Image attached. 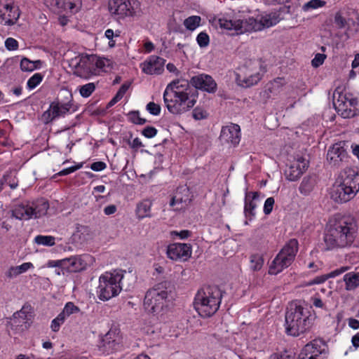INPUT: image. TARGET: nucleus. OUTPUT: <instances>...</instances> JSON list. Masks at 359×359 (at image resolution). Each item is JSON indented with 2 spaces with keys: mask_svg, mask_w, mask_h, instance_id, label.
<instances>
[{
  "mask_svg": "<svg viewBox=\"0 0 359 359\" xmlns=\"http://www.w3.org/2000/svg\"><path fill=\"white\" fill-rule=\"evenodd\" d=\"M264 258L262 255L253 254L250 257V268L253 271H260L264 265Z\"/></svg>",
  "mask_w": 359,
  "mask_h": 359,
  "instance_id": "obj_33",
  "label": "nucleus"
},
{
  "mask_svg": "<svg viewBox=\"0 0 359 359\" xmlns=\"http://www.w3.org/2000/svg\"><path fill=\"white\" fill-rule=\"evenodd\" d=\"M348 18L344 17L340 12H337L334 15V23L339 29L346 27Z\"/></svg>",
  "mask_w": 359,
  "mask_h": 359,
  "instance_id": "obj_41",
  "label": "nucleus"
},
{
  "mask_svg": "<svg viewBox=\"0 0 359 359\" xmlns=\"http://www.w3.org/2000/svg\"><path fill=\"white\" fill-rule=\"evenodd\" d=\"M64 309H65V312L68 313L69 315H72L76 313H78L80 309L78 306H75L72 302H67Z\"/></svg>",
  "mask_w": 359,
  "mask_h": 359,
  "instance_id": "obj_51",
  "label": "nucleus"
},
{
  "mask_svg": "<svg viewBox=\"0 0 359 359\" xmlns=\"http://www.w3.org/2000/svg\"><path fill=\"white\" fill-rule=\"evenodd\" d=\"M193 117L196 120H201L206 117V111L200 108H195L193 111Z\"/></svg>",
  "mask_w": 359,
  "mask_h": 359,
  "instance_id": "obj_52",
  "label": "nucleus"
},
{
  "mask_svg": "<svg viewBox=\"0 0 359 359\" xmlns=\"http://www.w3.org/2000/svg\"><path fill=\"white\" fill-rule=\"evenodd\" d=\"M43 80V76L40 73L34 74L30 77L27 83V88L29 90L35 88Z\"/></svg>",
  "mask_w": 359,
  "mask_h": 359,
  "instance_id": "obj_38",
  "label": "nucleus"
},
{
  "mask_svg": "<svg viewBox=\"0 0 359 359\" xmlns=\"http://www.w3.org/2000/svg\"><path fill=\"white\" fill-rule=\"evenodd\" d=\"M130 145L133 149H137L143 146L141 140L138 137L135 138L130 142Z\"/></svg>",
  "mask_w": 359,
  "mask_h": 359,
  "instance_id": "obj_63",
  "label": "nucleus"
},
{
  "mask_svg": "<svg viewBox=\"0 0 359 359\" xmlns=\"http://www.w3.org/2000/svg\"><path fill=\"white\" fill-rule=\"evenodd\" d=\"M120 32H116V33L111 29H108L104 32V36L109 39L111 40L114 36H119Z\"/></svg>",
  "mask_w": 359,
  "mask_h": 359,
  "instance_id": "obj_58",
  "label": "nucleus"
},
{
  "mask_svg": "<svg viewBox=\"0 0 359 359\" xmlns=\"http://www.w3.org/2000/svg\"><path fill=\"white\" fill-rule=\"evenodd\" d=\"M55 4L59 8L76 13L81 8V0H55Z\"/></svg>",
  "mask_w": 359,
  "mask_h": 359,
  "instance_id": "obj_27",
  "label": "nucleus"
},
{
  "mask_svg": "<svg viewBox=\"0 0 359 359\" xmlns=\"http://www.w3.org/2000/svg\"><path fill=\"white\" fill-rule=\"evenodd\" d=\"M261 70L262 64L259 61H250L242 69L241 72L237 74L236 81L243 87H250L261 80Z\"/></svg>",
  "mask_w": 359,
  "mask_h": 359,
  "instance_id": "obj_13",
  "label": "nucleus"
},
{
  "mask_svg": "<svg viewBox=\"0 0 359 359\" xmlns=\"http://www.w3.org/2000/svg\"><path fill=\"white\" fill-rule=\"evenodd\" d=\"M49 204L43 198L32 203H22L16 205L11 212V217L17 219L28 220L32 217L38 218L47 213Z\"/></svg>",
  "mask_w": 359,
  "mask_h": 359,
  "instance_id": "obj_11",
  "label": "nucleus"
},
{
  "mask_svg": "<svg viewBox=\"0 0 359 359\" xmlns=\"http://www.w3.org/2000/svg\"><path fill=\"white\" fill-rule=\"evenodd\" d=\"M358 101L351 93H343L335 90L333 104L337 113L344 118H350L358 114Z\"/></svg>",
  "mask_w": 359,
  "mask_h": 359,
  "instance_id": "obj_12",
  "label": "nucleus"
},
{
  "mask_svg": "<svg viewBox=\"0 0 359 359\" xmlns=\"http://www.w3.org/2000/svg\"><path fill=\"white\" fill-rule=\"evenodd\" d=\"M172 234L178 236L181 239H185L190 236L191 232L188 230H182V231H180V232L173 231L172 233Z\"/></svg>",
  "mask_w": 359,
  "mask_h": 359,
  "instance_id": "obj_59",
  "label": "nucleus"
},
{
  "mask_svg": "<svg viewBox=\"0 0 359 359\" xmlns=\"http://www.w3.org/2000/svg\"><path fill=\"white\" fill-rule=\"evenodd\" d=\"M190 83L195 88L184 79L173 81L166 86L163 92V102L170 113L182 114L190 110L196 103V89L214 93L217 88L215 81L207 74L193 76Z\"/></svg>",
  "mask_w": 359,
  "mask_h": 359,
  "instance_id": "obj_1",
  "label": "nucleus"
},
{
  "mask_svg": "<svg viewBox=\"0 0 359 359\" xmlns=\"http://www.w3.org/2000/svg\"><path fill=\"white\" fill-rule=\"evenodd\" d=\"M125 271L116 269L105 272L99 278L96 289L97 297L102 301H107L117 296L123 287Z\"/></svg>",
  "mask_w": 359,
  "mask_h": 359,
  "instance_id": "obj_9",
  "label": "nucleus"
},
{
  "mask_svg": "<svg viewBox=\"0 0 359 359\" xmlns=\"http://www.w3.org/2000/svg\"><path fill=\"white\" fill-rule=\"evenodd\" d=\"M269 359H294V356L292 353L285 351L271 355Z\"/></svg>",
  "mask_w": 359,
  "mask_h": 359,
  "instance_id": "obj_45",
  "label": "nucleus"
},
{
  "mask_svg": "<svg viewBox=\"0 0 359 359\" xmlns=\"http://www.w3.org/2000/svg\"><path fill=\"white\" fill-rule=\"evenodd\" d=\"M63 322H60L57 318H54L51 321L50 329L53 332H57L59 331L60 326L63 324Z\"/></svg>",
  "mask_w": 359,
  "mask_h": 359,
  "instance_id": "obj_56",
  "label": "nucleus"
},
{
  "mask_svg": "<svg viewBox=\"0 0 359 359\" xmlns=\"http://www.w3.org/2000/svg\"><path fill=\"white\" fill-rule=\"evenodd\" d=\"M201 18L198 15H191L184 20L183 25L189 31H194L201 25Z\"/></svg>",
  "mask_w": 359,
  "mask_h": 359,
  "instance_id": "obj_34",
  "label": "nucleus"
},
{
  "mask_svg": "<svg viewBox=\"0 0 359 359\" xmlns=\"http://www.w3.org/2000/svg\"><path fill=\"white\" fill-rule=\"evenodd\" d=\"M189 190L186 187H180L177 190L175 195L170 201V206L175 207L176 210L186 208L190 203Z\"/></svg>",
  "mask_w": 359,
  "mask_h": 359,
  "instance_id": "obj_23",
  "label": "nucleus"
},
{
  "mask_svg": "<svg viewBox=\"0 0 359 359\" xmlns=\"http://www.w3.org/2000/svg\"><path fill=\"white\" fill-rule=\"evenodd\" d=\"M222 297V292L217 286H205L196 293L194 308L203 317H210L218 310Z\"/></svg>",
  "mask_w": 359,
  "mask_h": 359,
  "instance_id": "obj_7",
  "label": "nucleus"
},
{
  "mask_svg": "<svg viewBox=\"0 0 359 359\" xmlns=\"http://www.w3.org/2000/svg\"><path fill=\"white\" fill-rule=\"evenodd\" d=\"M130 120L135 123L139 125H142L146 123V119L142 118L140 116L139 111H131L128 114Z\"/></svg>",
  "mask_w": 359,
  "mask_h": 359,
  "instance_id": "obj_43",
  "label": "nucleus"
},
{
  "mask_svg": "<svg viewBox=\"0 0 359 359\" xmlns=\"http://www.w3.org/2000/svg\"><path fill=\"white\" fill-rule=\"evenodd\" d=\"M344 143L340 142L331 147L327 154V160L332 166H339L348 158L346 150L344 147Z\"/></svg>",
  "mask_w": 359,
  "mask_h": 359,
  "instance_id": "obj_20",
  "label": "nucleus"
},
{
  "mask_svg": "<svg viewBox=\"0 0 359 359\" xmlns=\"http://www.w3.org/2000/svg\"><path fill=\"white\" fill-rule=\"evenodd\" d=\"M346 290H353L359 286V273L349 272L344 276Z\"/></svg>",
  "mask_w": 359,
  "mask_h": 359,
  "instance_id": "obj_31",
  "label": "nucleus"
},
{
  "mask_svg": "<svg viewBox=\"0 0 359 359\" xmlns=\"http://www.w3.org/2000/svg\"><path fill=\"white\" fill-rule=\"evenodd\" d=\"M166 253L170 259L187 260L191 255V248L187 243H173L168 247Z\"/></svg>",
  "mask_w": 359,
  "mask_h": 359,
  "instance_id": "obj_19",
  "label": "nucleus"
},
{
  "mask_svg": "<svg viewBox=\"0 0 359 359\" xmlns=\"http://www.w3.org/2000/svg\"><path fill=\"white\" fill-rule=\"evenodd\" d=\"M165 60L156 55H151L144 62L140 64V67L147 74H160L163 71Z\"/></svg>",
  "mask_w": 359,
  "mask_h": 359,
  "instance_id": "obj_21",
  "label": "nucleus"
},
{
  "mask_svg": "<svg viewBox=\"0 0 359 359\" xmlns=\"http://www.w3.org/2000/svg\"><path fill=\"white\" fill-rule=\"evenodd\" d=\"M348 326L353 330L359 329V320L355 318H349Z\"/></svg>",
  "mask_w": 359,
  "mask_h": 359,
  "instance_id": "obj_62",
  "label": "nucleus"
},
{
  "mask_svg": "<svg viewBox=\"0 0 359 359\" xmlns=\"http://www.w3.org/2000/svg\"><path fill=\"white\" fill-rule=\"evenodd\" d=\"M4 16L6 18V22H0V23L5 25H13L15 24V22H17L20 17V12L18 8L14 6L13 4H8V12L5 11Z\"/></svg>",
  "mask_w": 359,
  "mask_h": 359,
  "instance_id": "obj_29",
  "label": "nucleus"
},
{
  "mask_svg": "<svg viewBox=\"0 0 359 359\" xmlns=\"http://www.w3.org/2000/svg\"><path fill=\"white\" fill-rule=\"evenodd\" d=\"M147 110L154 116H158L161 113V106L154 102H149L146 106Z\"/></svg>",
  "mask_w": 359,
  "mask_h": 359,
  "instance_id": "obj_42",
  "label": "nucleus"
},
{
  "mask_svg": "<svg viewBox=\"0 0 359 359\" xmlns=\"http://www.w3.org/2000/svg\"><path fill=\"white\" fill-rule=\"evenodd\" d=\"M325 4V2L322 0H310L304 4L302 9L304 11H309L311 10L323 7Z\"/></svg>",
  "mask_w": 359,
  "mask_h": 359,
  "instance_id": "obj_36",
  "label": "nucleus"
},
{
  "mask_svg": "<svg viewBox=\"0 0 359 359\" xmlns=\"http://www.w3.org/2000/svg\"><path fill=\"white\" fill-rule=\"evenodd\" d=\"M106 163L102 161H97L91 164L90 168L94 171H102L106 168Z\"/></svg>",
  "mask_w": 359,
  "mask_h": 359,
  "instance_id": "obj_54",
  "label": "nucleus"
},
{
  "mask_svg": "<svg viewBox=\"0 0 359 359\" xmlns=\"http://www.w3.org/2000/svg\"><path fill=\"white\" fill-rule=\"evenodd\" d=\"M311 302L315 307L327 310L326 306L322 301L318 292L311 298Z\"/></svg>",
  "mask_w": 359,
  "mask_h": 359,
  "instance_id": "obj_44",
  "label": "nucleus"
},
{
  "mask_svg": "<svg viewBox=\"0 0 359 359\" xmlns=\"http://www.w3.org/2000/svg\"><path fill=\"white\" fill-rule=\"evenodd\" d=\"M314 316L306 307L292 303L285 313L286 333L293 337L308 332L313 325Z\"/></svg>",
  "mask_w": 359,
  "mask_h": 359,
  "instance_id": "obj_5",
  "label": "nucleus"
},
{
  "mask_svg": "<svg viewBox=\"0 0 359 359\" xmlns=\"http://www.w3.org/2000/svg\"><path fill=\"white\" fill-rule=\"evenodd\" d=\"M32 320V308L30 306H24L22 308L15 312L9 318L7 327L14 333H21L27 330L30 326Z\"/></svg>",
  "mask_w": 359,
  "mask_h": 359,
  "instance_id": "obj_14",
  "label": "nucleus"
},
{
  "mask_svg": "<svg viewBox=\"0 0 359 359\" xmlns=\"http://www.w3.org/2000/svg\"><path fill=\"white\" fill-rule=\"evenodd\" d=\"M359 31V16L354 13L353 16L348 18L346 35L348 38L355 35Z\"/></svg>",
  "mask_w": 359,
  "mask_h": 359,
  "instance_id": "obj_30",
  "label": "nucleus"
},
{
  "mask_svg": "<svg viewBox=\"0 0 359 359\" xmlns=\"http://www.w3.org/2000/svg\"><path fill=\"white\" fill-rule=\"evenodd\" d=\"M8 3L0 1V22H6L5 11L8 12Z\"/></svg>",
  "mask_w": 359,
  "mask_h": 359,
  "instance_id": "obj_55",
  "label": "nucleus"
},
{
  "mask_svg": "<svg viewBox=\"0 0 359 359\" xmlns=\"http://www.w3.org/2000/svg\"><path fill=\"white\" fill-rule=\"evenodd\" d=\"M219 139L224 144H228L233 147L236 146L241 140L240 126L235 123H230L223 126L221 130Z\"/></svg>",
  "mask_w": 359,
  "mask_h": 359,
  "instance_id": "obj_18",
  "label": "nucleus"
},
{
  "mask_svg": "<svg viewBox=\"0 0 359 359\" xmlns=\"http://www.w3.org/2000/svg\"><path fill=\"white\" fill-rule=\"evenodd\" d=\"M142 133L146 137L151 138L157 134V130L154 127L147 126L142 130Z\"/></svg>",
  "mask_w": 359,
  "mask_h": 359,
  "instance_id": "obj_50",
  "label": "nucleus"
},
{
  "mask_svg": "<svg viewBox=\"0 0 359 359\" xmlns=\"http://www.w3.org/2000/svg\"><path fill=\"white\" fill-rule=\"evenodd\" d=\"M87 261L81 256H74L63 259L62 269L68 273H76L85 269Z\"/></svg>",
  "mask_w": 359,
  "mask_h": 359,
  "instance_id": "obj_24",
  "label": "nucleus"
},
{
  "mask_svg": "<svg viewBox=\"0 0 359 359\" xmlns=\"http://www.w3.org/2000/svg\"><path fill=\"white\" fill-rule=\"evenodd\" d=\"M327 278H328V276L327 275L317 276V277L313 278L312 280H309L306 283V285L309 286V285H315V284H320V283H324Z\"/></svg>",
  "mask_w": 359,
  "mask_h": 359,
  "instance_id": "obj_53",
  "label": "nucleus"
},
{
  "mask_svg": "<svg viewBox=\"0 0 359 359\" xmlns=\"http://www.w3.org/2000/svg\"><path fill=\"white\" fill-rule=\"evenodd\" d=\"M285 84V81L283 78L278 77L275 79L266 86L264 92V96L267 98H275L280 93Z\"/></svg>",
  "mask_w": 359,
  "mask_h": 359,
  "instance_id": "obj_26",
  "label": "nucleus"
},
{
  "mask_svg": "<svg viewBox=\"0 0 359 359\" xmlns=\"http://www.w3.org/2000/svg\"><path fill=\"white\" fill-rule=\"evenodd\" d=\"M34 241L38 245L44 246H53L55 243V238L52 236H37L34 238Z\"/></svg>",
  "mask_w": 359,
  "mask_h": 359,
  "instance_id": "obj_35",
  "label": "nucleus"
},
{
  "mask_svg": "<svg viewBox=\"0 0 359 359\" xmlns=\"http://www.w3.org/2000/svg\"><path fill=\"white\" fill-rule=\"evenodd\" d=\"M351 343L355 348H359V332L352 337Z\"/></svg>",
  "mask_w": 359,
  "mask_h": 359,
  "instance_id": "obj_64",
  "label": "nucleus"
},
{
  "mask_svg": "<svg viewBox=\"0 0 359 359\" xmlns=\"http://www.w3.org/2000/svg\"><path fill=\"white\" fill-rule=\"evenodd\" d=\"M152 203L149 200H144L137 204L135 213L137 219H142L145 217H151V209Z\"/></svg>",
  "mask_w": 359,
  "mask_h": 359,
  "instance_id": "obj_28",
  "label": "nucleus"
},
{
  "mask_svg": "<svg viewBox=\"0 0 359 359\" xmlns=\"http://www.w3.org/2000/svg\"><path fill=\"white\" fill-rule=\"evenodd\" d=\"M63 259L59 260H50L47 263V266L50 268H62V269Z\"/></svg>",
  "mask_w": 359,
  "mask_h": 359,
  "instance_id": "obj_57",
  "label": "nucleus"
},
{
  "mask_svg": "<svg viewBox=\"0 0 359 359\" xmlns=\"http://www.w3.org/2000/svg\"><path fill=\"white\" fill-rule=\"evenodd\" d=\"M196 41L201 48L208 46L210 43L208 34L205 32H200L196 37Z\"/></svg>",
  "mask_w": 359,
  "mask_h": 359,
  "instance_id": "obj_40",
  "label": "nucleus"
},
{
  "mask_svg": "<svg viewBox=\"0 0 359 359\" xmlns=\"http://www.w3.org/2000/svg\"><path fill=\"white\" fill-rule=\"evenodd\" d=\"M297 252L298 241L296 239H290L270 264L269 273L277 275L289 267L294 260Z\"/></svg>",
  "mask_w": 359,
  "mask_h": 359,
  "instance_id": "obj_10",
  "label": "nucleus"
},
{
  "mask_svg": "<svg viewBox=\"0 0 359 359\" xmlns=\"http://www.w3.org/2000/svg\"><path fill=\"white\" fill-rule=\"evenodd\" d=\"M135 0H109L108 3L109 11L112 15L121 17L130 16L134 13L132 4Z\"/></svg>",
  "mask_w": 359,
  "mask_h": 359,
  "instance_id": "obj_16",
  "label": "nucleus"
},
{
  "mask_svg": "<svg viewBox=\"0 0 359 359\" xmlns=\"http://www.w3.org/2000/svg\"><path fill=\"white\" fill-rule=\"evenodd\" d=\"M74 62V74L83 79L99 75L102 72H107L112 65L108 58L88 54L78 55L73 60Z\"/></svg>",
  "mask_w": 359,
  "mask_h": 359,
  "instance_id": "obj_6",
  "label": "nucleus"
},
{
  "mask_svg": "<svg viewBox=\"0 0 359 359\" xmlns=\"http://www.w3.org/2000/svg\"><path fill=\"white\" fill-rule=\"evenodd\" d=\"M116 210L115 205H109L104 208V212L106 215H110L115 213Z\"/></svg>",
  "mask_w": 359,
  "mask_h": 359,
  "instance_id": "obj_61",
  "label": "nucleus"
},
{
  "mask_svg": "<svg viewBox=\"0 0 359 359\" xmlns=\"http://www.w3.org/2000/svg\"><path fill=\"white\" fill-rule=\"evenodd\" d=\"M72 104L69 102L60 104L59 102H52L49 109L43 114V118L46 123L60 116H64L69 112Z\"/></svg>",
  "mask_w": 359,
  "mask_h": 359,
  "instance_id": "obj_22",
  "label": "nucleus"
},
{
  "mask_svg": "<svg viewBox=\"0 0 359 359\" xmlns=\"http://www.w3.org/2000/svg\"><path fill=\"white\" fill-rule=\"evenodd\" d=\"M257 192H247L245 196L244 214L249 220L255 216V208L257 206L256 200L258 199Z\"/></svg>",
  "mask_w": 359,
  "mask_h": 359,
  "instance_id": "obj_25",
  "label": "nucleus"
},
{
  "mask_svg": "<svg viewBox=\"0 0 359 359\" xmlns=\"http://www.w3.org/2000/svg\"><path fill=\"white\" fill-rule=\"evenodd\" d=\"M20 69L23 72H32L37 69V67L34 66L32 61L27 57H23L20 62Z\"/></svg>",
  "mask_w": 359,
  "mask_h": 359,
  "instance_id": "obj_39",
  "label": "nucleus"
},
{
  "mask_svg": "<svg viewBox=\"0 0 359 359\" xmlns=\"http://www.w3.org/2000/svg\"><path fill=\"white\" fill-rule=\"evenodd\" d=\"M82 166H83L82 163L78 164L74 166H71L69 168L63 169L62 170L60 171L57 173V175L60 176L67 175L72 173V172L76 171L77 170L80 169Z\"/></svg>",
  "mask_w": 359,
  "mask_h": 359,
  "instance_id": "obj_48",
  "label": "nucleus"
},
{
  "mask_svg": "<svg viewBox=\"0 0 359 359\" xmlns=\"http://www.w3.org/2000/svg\"><path fill=\"white\" fill-rule=\"evenodd\" d=\"M308 167V161L302 156H298L292 161L285 170V175L290 181L297 180Z\"/></svg>",
  "mask_w": 359,
  "mask_h": 359,
  "instance_id": "obj_17",
  "label": "nucleus"
},
{
  "mask_svg": "<svg viewBox=\"0 0 359 359\" xmlns=\"http://www.w3.org/2000/svg\"><path fill=\"white\" fill-rule=\"evenodd\" d=\"M359 191V174L351 168L340 172L331 190V198L337 203H346Z\"/></svg>",
  "mask_w": 359,
  "mask_h": 359,
  "instance_id": "obj_4",
  "label": "nucleus"
},
{
  "mask_svg": "<svg viewBox=\"0 0 359 359\" xmlns=\"http://www.w3.org/2000/svg\"><path fill=\"white\" fill-rule=\"evenodd\" d=\"M5 47L8 50H15L18 48V42L15 39L9 37L5 41Z\"/></svg>",
  "mask_w": 359,
  "mask_h": 359,
  "instance_id": "obj_46",
  "label": "nucleus"
},
{
  "mask_svg": "<svg viewBox=\"0 0 359 359\" xmlns=\"http://www.w3.org/2000/svg\"><path fill=\"white\" fill-rule=\"evenodd\" d=\"M95 83H88L80 87L79 93L83 97H88L95 91Z\"/></svg>",
  "mask_w": 359,
  "mask_h": 359,
  "instance_id": "obj_37",
  "label": "nucleus"
},
{
  "mask_svg": "<svg viewBox=\"0 0 359 359\" xmlns=\"http://www.w3.org/2000/svg\"><path fill=\"white\" fill-rule=\"evenodd\" d=\"M346 268L341 267L339 269H336L334 271H331L330 273L327 274V276H328V278H334V277H336V276L341 274L342 273L346 271Z\"/></svg>",
  "mask_w": 359,
  "mask_h": 359,
  "instance_id": "obj_60",
  "label": "nucleus"
},
{
  "mask_svg": "<svg viewBox=\"0 0 359 359\" xmlns=\"http://www.w3.org/2000/svg\"><path fill=\"white\" fill-rule=\"evenodd\" d=\"M32 268H34V266L31 262H25L21 265L12 266L9 269L7 273V276L9 278L16 277L23 273H25Z\"/></svg>",
  "mask_w": 359,
  "mask_h": 359,
  "instance_id": "obj_32",
  "label": "nucleus"
},
{
  "mask_svg": "<svg viewBox=\"0 0 359 359\" xmlns=\"http://www.w3.org/2000/svg\"><path fill=\"white\" fill-rule=\"evenodd\" d=\"M281 20L280 14L277 11L264 12L256 18H248L245 20L219 19L221 28L233 30L237 34L246 32H259L275 26Z\"/></svg>",
  "mask_w": 359,
  "mask_h": 359,
  "instance_id": "obj_3",
  "label": "nucleus"
},
{
  "mask_svg": "<svg viewBox=\"0 0 359 359\" xmlns=\"http://www.w3.org/2000/svg\"><path fill=\"white\" fill-rule=\"evenodd\" d=\"M274 203L275 201L273 197H269L265 201L264 205V212L265 215H269L271 212Z\"/></svg>",
  "mask_w": 359,
  "mask_h": 359,
  "instance_id": "obj_47",
  "label": "nucleus"
},
{
  "mask_svg": "<svg viewBox=\"0 0 359 359\" xmlns=\"http://www.w3.org/2000/svg\"><path fill=\"white\" fill-rule=\"evenodd\" d=\"M327 346L321 339H314L301 350L298 359H325Z\"/></svg>",
  "mask_w": 359,
  "mask_h": 359,
  "instance_id": "obj_15",
  "label": "nucleus"
},
{
  "mask_svg": "<svg viewBox=\"0 0 359 359\" xmlns=\"http://www.w3.org/2000/svg\"><path fill=\"white\" fill-rule=\"evenodd\" d=\"M326 56L324 54L317 53L315 57L312 60L311 64L314 67H318L321 65L325 59Z\"/></svg>",
  "mask_w": 359,
  "mask_h": 359,
  "instance_id": "obj_49",
  "label": "nucleus"
},
{
  "mask_svg": "<svg viewBox=\"0 0 359 359\" xmlns=\"http://www.w3.org/2000/svg\"><path fill=\"white\" fill-rule=\"evenodd\" d=\"M358 234V226L351 217L331 219L327 225L324 242L328 250L350 247Z\"/></svg>",
  "mask_w": 359,
  "mask_h": 359,
  "instance_id": "obj_2",
  "label": "nucleus"
},
{
  "mask_svg": "<svg viewBox=\"0 0 359 359\" xmlns=\"http://www.w3.org/2000/svg\"><path fill=\"white\" fill-rule=\"evenodd\" d=\"M170 292V283L168 282H162L154 285L145 294L144 309L154 316H162L168 307V299Z\"/></svg>",
  "mask_w": 359,
  "mask_h": 359,
  "instance_id": "obj_8",
  "label": "nucleus"
}]
</instances>
